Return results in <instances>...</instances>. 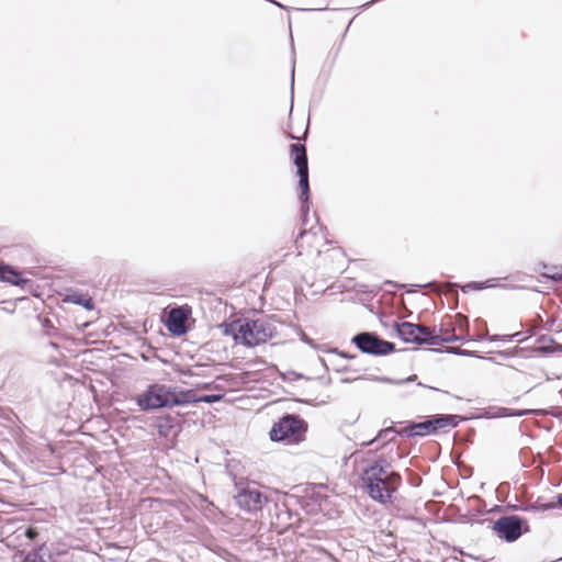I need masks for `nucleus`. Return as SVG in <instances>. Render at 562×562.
I'll list each match as a JSON object with an SVG mask.
<instances>
[{
	"label": "nucleus",
	"instance_id": "obj_1",
	"mask_svg": "<svg viewBox=\"0 0 562 562\" xmlns=\"http://www.w3.org/2000/svg\"><path fill=\"white\" fill-rule=\"evenodd\" d=\"M390 464L385 459L380 458L363 469L361 482L369 496L381 504L392 502L393 494L401 484V475L397 472L389 471Z\"/></svg>",
	"mask_w": 562,
	"mask_h": 562
},
{
	"label": "nucleus",
	"instance_id": "obj_2",
	"mask_svg": "<svg viewBox=\"0 0 562 562\" xmlns=\"http://www.w3.org/2000/svg\"><path fill=\"white\" fill-rule=\"evenodd\" d=\"M184 394L166 384H150L145 392L136 397L142 411H155L162 407L177 406L186 403Z\"/></svg>",
	"mask_w": 562,
	"mask_h": 562
},
{
	"label": "nucleus",
	"instance_id": "obj_3",
	"mask_svg": "<svg viewBox=\"0 0 562 562\" xmlns=\"http://www.w3.org/2000/svg\"><path fill=\"white\" fill-rule=\"evenodd\" d=\"M233 336L237 344L255 347L267 342L274 336L276 327L267 319L245 321L232 325Z\"/></svg>",
	"mask_w": 562,
	"mask_h": 562
},
{
	"label": "nucleus",
	"instance_id": "obj_4",
	"mask_svg": "<svg viewBox=\"0 0 562 562\" xmlns=\"http://www.w3.org/2000/svg\"><path fill=\"white\" fill-rule=\"evenodd\" d=\"M307 424L296 415H285L276 423L270 432L272 441H283L286 445H295L304 440Z\"/></svg>",
	"mask_w": 562,
	"mask_h": 562
},
{
	"label": "nucleus",
	"instance_id": "obj_5",
	"mask_svg": "<svg viewBox=\"0 0 562 562\" xmlns=\"http://www.w3.org/2000/svg\"><path fill=\"white\" fill-rule=\"evenodd\" d=\"M291 153L294 156V165L297 168L299 176V199L302 203L301 213H302V224L306 225L307 223V214H308V199H310V184H308V162H307V154L304 145L301 144H292Z\"/></svg>",
	"mask_w": 562,
	"mask_h": 562
},
{
	"label": "nucleus",
	"instance_id": "obj_6",
	"mask_svg": "<svg viewBox=\"0 0 562 562\" xmlns=\"http://www.w3.org/2000/svg\"><path fill=\"white\" fill-rule=\"evenodd\" d=\"M493 531L498 538L507 542L516 541L524 532L529 530L526 519L516 516H503L493 524Z\"/></svg>",
	"mask_w": 562,
	"mask_h": 562
},
{
	"label": "nucleus",
	"instance_id": "obj_7",
	"mask_svg": "<svg viewBox=\"0 0 562 562\" xmlns=\"http://www.w3.org/2000/svg\"><path fill=\"white\" fill-rule=\"evenodd\" d=\"M352 342L363 353L385 356L394 351V344L380 338L376 334L363 331L352 338Z\"/></svg>",
	"mask_w": 562,
	"mask_h": 562
},
{
	"label": "nucleus",
	"instance_id": "obj_8",
	"mask_svg": "<svg viewBox=\"0 0 562 562\" xmlns=\"http://www.w3.org/2000/svg\"><path fill=\"white\" fill-rule=\"evenodd\" d=\"M190 316V310L186 306L171 308L168 313L166 326L175 336H182L187 333V322Z\"/></svg>",
	"mask_w": 562,
	"mask_h": 562
},
{
	"label": "nucleus",
	"instance_id": "obj_9",
	"mask_svg": "<svg viewBox=\"0 0 562 562\" xmlns=\"http://www.w3.org/2000/svg\"><path fill=\"white\" fill-rule=\"evenodd\" d=\"M236 502L239 507L247 512H256L261 509L267 502V497L257 488L246 487L238 492Z\"/></svg>",
	"mask_w": 562,
	"mask_h": 562
},
{
	"label": "nucleus",
	"instance_id": "obj_10",
	"mask_svg": "<svg viewBox=\"0 0 562 562\" xmlns=\"http://www.w3.org/2000/svg\"><path fill=\"white\" fill-rule=\"evenodd\" d=\"M394 328L397 336L405 342L418 345V342L422 341L417 336L418 331H420L419 325L409 322H403L401 324H395Z\"/></svg>",
	"mask_w": 562,
	"mask_h": 562
},
{
	"label": "nucleus",
	"instance_id": "obj_11",
	"mask_svg": "<svg viewBox=\"0 0 562 562\" xmlns=\"http://www.w3.org/2000/svg\"><path fill=\"white\" fill-rule=\"evenodd\" d=\"M434 431H448L458 426L461 417L459 415H436L430 418Z\"/></svg>",
	"mask_w": 562,
	"mask_h": 562
},
{
	"label": "nucleus",
	"instance_id": "obj_12",
	"mask_svg": "<svg viewBox=\"0 0 562 562\" xmlns=\"http://www.w3.org/2000/svg\"><path fill=\"white\" fill-rule=\"evenodd\" d=\"M537 341L541 345L533 349L535 352L541 355H551L554 352H562V345L558 344L553 338L547 335H540Z\"/></svg>",
	"mask_w": 562,
	"mask_h": 562
},
{
	"label": "nucleus",
	"instance_id": "obj_13",
	"mask_svg": "<svg viewBox=\"0 0 562 562\" xmlns=\"http://www.w3.org/2000/svg\"><path fill=\"white\" fill-rule=\"evenodd\" d=\"M0 281L9 282L13 285H22L27 282L19 271L4 265H0Z\"/></svg>",
	"mask_w": 562,
	"mask_h": 562
},
{
	"label": "nucleus",
	"instance_id": "obj_14",
	"mask_svg": "<svg viewBox=\"0 0 562 562\" xmlns=\"http://www.w3.org/2000/svg\"><path fill=\"white\" fill-rule=\"evenodd\" d=\"M403 432L406 434L408 437L435 434L430 419L409 425L403 429Z\"/></svg>",
	"mask_w": 562,
	"mask_h": 562
},
{
	"label": "nucleus",
	"instance_id": "obj_15",
	"mask_svg": "<svg viewBox=\"0 0 562 562\" xmlns=\"http://www.w3.org/2000/svg\"><path fill=\"white\" fill-rule=\"evenodd\" d=\"M420 331H418L417 336L422 340L418 345H439L438 334L436 327L430 328L427 326L419 325Z\"/></svg>",
	"mask_w": 562,
	"mask_h": 562
},
{
	"label": "nucleus",
	"instance_id": "obj_16",
	"mask_svg": "<svg viewBox=\"0 0 562 562\" xmlns=\"http://www.w3.org/2000/svg\"><path fill=\"white\" fill-rule=\"evenodd\" d=\"M395 429L393 427H387V428H384V429H381L378 435L375 436V438L369 440V441H364L362 442V446H371L373 445L374 442L376 441H381L382 445H385L387 442H391L394 440L395 438Z\"/></svg>",
	"mask_w": 562,
	"mask_h": 562
},
{
	"label": "nucleus",
	"instance_id": "obj_17",
	"mask_svg": "<svg viewBox=\"0 0 562 562\" xmlns=\"http://www.w3.org/2000/svg\"><path fill=\"white\" fill-rule=\"evenodd\" d=\"M49 553L43 547H40L29 551L22 562H49Z\"/></svg>",
	"mask_w": 562,
	"mask_h": 562
},
{
	"label": "nucleus",
	"instance_id": "obj_18",
	"mask_svg": "<svg viewBox=\"0 0 562 562\" xmlns=\"http://www.w3.org/2000/svg\"><path fill=\"white\" fill-rule=\"evenodd\" d=\"M532 409H513V408H499L498 415L499 417H521L533 414Z\"/></svg>",
	"mask_w": 562,
	"mask_h": 562
},
{
	"label": "nucleus",
	"instance_id": "obj_19",
	"mask_svg": "<svg viewBox=\"0 0 562 562\" xmlns=\"http://www.w3.org/2000/svg\"><path fill=\"white\" fill-rule=\"evenodd\" d=\"M520 335H521V331H517L515 334H512V335H503V336H499V335H482V336H479L477 339H487L490 341H498V340H502V341H510L512 339L514 338H520Z\"/></svg>",
	"mask_w": 562,
	"mask_h": 562
},
{
	"label": "nucleus",
	"instance_id": "obj_20",
	"mask_svg": "<svg viewBox=\"0 0 562 562\" xmlns=\"http://www.w3.org/2000/svg\"><path fill=\"white\" fill-rule=\"evenodd\" d=\"M488 282L490 281H486V282H469V283H467L465 285L462 286V291L467 292L469 290H483V289H486V288L492 285V284H488Z\"/></svg>",
	"mask_w": 562,
	"mask_h": 562
},
{
	"label": "nucleus",
	"instance_id": "obj_21",
	"mask_svg": "<svg viewBox=\"0 0 562 562\" xmlns=\"http://www.w3.org/2000/svg\"><path fill=\"white\" fill-rule=\"evenodd\" d=\"M438 339H439V345H440L443 342L459 341V340H461V337L456 336V335H448V333L443 334L442 329H440V334H438Z\"/></svg>",
	"mask_w": 562,
	"mask_h": 562
},
{
	"label": "nucleus",
	"instance_id": "obj_22",
	"mask_svg": "<svg viewBox=\"0 0 562 562\" xmlns=\"http://www.w3.org/2000/svg\"><path fill=\"white\" fill-rule=\"evenodd\" d=\"M553 508H561L562 509V493L557 496L555 502L547 503L541 505V510H549Z\"/></svg>",
	"mask_w": 562,
	"mask_h": 562
},
{
	"label": "nucleus",
	"instance_id": "obj_23",
	"mask_svg": "<svg viewBox=\"0 0 562 562\" xmlns=\"http://www.w3.org/2000/svg\"><path fill=\"white\" fill-rule=\"evenodd\" d=\"M546 278H549L553 281H560L562 280V267L561 268H553L552 271L548 273H543Z\"/></svg>",
	"mask_w": 562,
	"mask_h": 562
},
{
	"label": "nucleus",
	"instance_id": "obj_24",
	"mask_svg": "<svg viewBox=\"0 0 562 562\" xmlns=\"http://www.w3.org/2000/svg\"><path fill=\"white\" fill-rule=\"evenodd\" d=\"M222 396L223 395L221 394H207L200 396L198 401L203 403H215L218 402L222 398Z\"/></svg>",
	"mask_w": 562,
	"mask_h": 562
},
{
	"label": "nucleus",
	"instance_id": "obj_25",
	"mask_svg": "<svg viewBox=\"0 0 562 562\" xmlns=\"http://www.w3.org/2000/svg\"><path fill=\"white\" fill-rule=\"evenodd\" d=\"M416 379V375H412L405 380H392V379H389V378H384V379H381L382 381L384 382H387V383H395V384H401V383H407V382H412Z\"/></svg>",
	"mask_w": 562,
	"mask_h": 562
},
{
	"label": "nucleus",
	"instance_id": "obj_26",
	"mask_svg": "<svg viewBox=\"0 0 562 562\" xmlns=\"http://www.w3.org/2000/svg\"><path fill=\"white\" fill-rule=\"evenodd\" d=\"M450 352H453L459 356H473V352L460 348H453L450 350Z\"/></svg>",
	"mask_w": 562,
	"mask_h": 562
},
{
	"label": "nucleus",
	"instance_id": "obj_27",
	"mask_svg": "<svg viewBox=\"0 0 562 562\" xmlns=\"http://www.w3.org/2000/svg\"><path fill=\"white\" fill-rule=\"evenodd\" d=\"M25 536H26L29 539L33 540V539H35V538H36V536H37V531H36V529H34V528H27V529H26V531H25Z\"/></svg>",
	"mask_w": 562,
	"mask_h": 562
},
{
	"label": "nucleus",
	"instance_id": "obj_28",
	"mask_svg": "<svg viewBox=\"0 0 562 562\" xmlns=\"http://www.w3.org/2000/svg\"><path fill=\"white\" fill-rule=\"evenodd\" d=\"M42 325H43V328L45 329L46 334L49 335L48 329L54 328L50 321L48 318H44Z\"/></svg>",
	"mask_w": 562,
	"mask_h": 562
},
{
	"label": "nucleus",
	"instance_id": "obj_29",
	"mask_svg": "<svg viewBox=\"0 0 562 562\" xmlns=\"http://www.w3.org/2000/svg\"><path fill=\"white\" fill-rule=\"evenodd\" d=\"M554 324V319L547 321L544 324L546 329H551Z\"/></svg>",
	"mask_w": 562,
	"mask_h": 562
},
{
	"label": "nucleus",
	"instance_id": "obj_30",
	"mask_svg": "<svg viewBox=\"0 0 562 562\" xmlns=\"http://www.w3.org/2000/svg\"><path fill=\"white\" fill-rule=\"evenodd\" d=\"M291 81H292V86H293L294 85V65L292 66Z\"/></svg>",
	"mask_w": 562,
	"mask_h": 562
},
{
	"label": "nucleus",
	"instance_id": "obj_31",
	"mask_svg": "<svg viewBox=\"0 0 562 562\" xmlns=\"http://www.w3.org/2000/svg\"><path fill=\"white\" fill-rule=\"evenodd\" d=\"M308 232L306 229H303L301 233H300V238H303Z\"/></svg>",
	"mask_w": 562,
	"mask_h": 562
},
{
	"label": "nucleus",
	"instance_id": "obj_32",
	"mask_svg": "<svg viewBox=\"0 0 562 562\" xmlns=\"http://www.w3.org/2000/svg\"><path fill=\"white\" fill-rule=\"evenodd\" d=\"M542 323V317L540 315H537V325Z\"/></svg>",
	"mask_w": 562,
	"mask_h": 562
},
{
	"label": "nucleus",
	"instance_id": "obj_33",
	"mask_svg": "<svg viewBox=\"0 0 562 562\" xmlns=\"http://www.w3.org/2000/svg\"><path fill=\"white\" fill-rule=\"evenodd\" d=\"M538 326H539V325H535V326H533V328L529 330V334H530V335H533V334H535V330H536V328H537Z\"/></svg>",
	"mask_w": 562,
	"mask_h": 562
},
{
	"label": "nucleus",
	"instance_id": "obj_34",
	"mask_svg": "<svg viewBox=\"0 0 562 562\" xmlns=\"http://www.w3.org/2000/svg\"><path fill=\"white\" fill-rule=\"evenodd\" d=\"M339 355H340L341 357H345V358H352L351 356H348V355L342 353V352H341V353H339Z\"/></svg>",
	"mask_w": 562,
	"mask_h": 562
},
{
	"label": "nucleus",
	"instance_id": "obj_35",
	"mask_svg": "<svg viewBox=\"0 0 562 562\" xmlns=\"http://www.w3.org/2000/svg\"><path fill=\"white\" fill-rule=\"evenodd\" d=\"M49 345H50L52 347H54V348H57V345H56L55 342H53V341H50V342H49Z\"/></svg>",
	"mask_w": 562,
	"mask_h": 562
},
{
	"label": "nucleus",
	"instance_id": "obj_36",
	"mask_svg": "<svg viewBox=\"0 0 562 562\" xmlns=\"http://www.w3.org/2000/svg\"><path fill=\"white\" fill-rule=\"evenodd\" d=\"M417 386H422V387H427L426 385H424L423 383H418Z\"/></svg>",
	"mask_w": 562,
	"mask_h": 562
}]
</instances>
